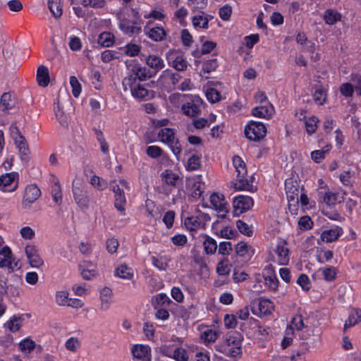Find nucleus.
<instances>
[{
    "label": "nucleus",
    "mask_w": 361,
    "mask_h": 361,
    "mask_svg": "<svg viewBox=\"0 0 361 361\" xmlns=\"http://www.w3.org/2000/svg\"><path fill=\"white\" fill-rule=\"evenodd\" d=\"M187 190L193 198L200 197L203 192V183L201 176H196L187 180Z\"/></svg>",
    "instance_id": "18"
},
{
    "label": "nucleus",
    "mask_w": 361,
    "mask_h": 361,
    "mask_svg": "<svg viewBox=\"0 0 361 361\" xmlns=\"http://www.w3.org/2000/svg\"><path fill=\"white\" fill-rule=\"evenodd\" d=\"M210 220V217L207 214L201 213L197 216H192L185 219L184 224L186 228L190 231H197L203 228L206 222Z\"/></svg>",
    "instance_id": "12"
},
{
    "label": "nucleus",
    "mask_w": 361,
    "mask_h": 361,
    "mask_svg": "<svg viewBox=\"0 0 361 361\" xmlns=\"http://www.w3.org/2000/svg\"><path fill=\"white\" fill-rule=\"evenodd\" d=\"M25 253L32 267L39 268L44 264V261L40 257L39 250L35 245H26L25 247Z\"/></svg>",
    "instance_id": "16"
},
{
    "label": "nucleus",
    "mask_w": 361,
    "mask_h": 361,
    "mask_svg": "<svg viewBox=\"0 0 361 361\" xmlns=\"http://www.w3.org/2000/svg\"><path fill=\"white\" fill-rule=\"evenodd\" d=\"M219 337V334L212 329H207L204 331L201 334V339L204 343H213Z\"/></svg>",
    "instance_id": "54"
},
{
    "label": "nucleus",
    "mask_w": 361,
    "mask_h": 361,
    "mask_svg": "<svg viewBox=\"0 0 361 361\" xmlns=\"http://www.w3.org/2000/svg\"><path fill=\"white\" fill-rule=\"evenodd\" d=\"M298 335L301 339L307 340L311 336L319 337L320 333L314 326L305 325Z\"/></svg>",
    "instance_id": "43"
},
{
    "label": "nucleus",
    "mask_w": 361,
    "mask_h": 361,
    "mask_svg": "<svg viewBox=\"0 0 361 361\" xmlns=\"http://www.w3.org/2000/svg\"><path fill=\"white\" fill-rule=\"evenodd\" d=\"M258 309L262 315L270 314L274 310V304L269 299L261 298L258 302Z\"/></svg>",
    "instance_id": "40"
},
{
    "label": "nucleus",
    "mask_w": 361,
    "mask_h": 361,
    "mask_svg": "<svg viewBox=\"0 0 361 361\" xmlns=\"http://www.w3.org/2000/svg\"><path fill=\"white\" fill-rule=\"evenodd\" d=\"M320 195L322 202L329 206L336 204L343 200V195H340L339 193L333 192L329 190L324 193L320 192Z\"/></svg>",
    "instance_id": "29"
},
{
    "label": "nucleus",
    "mask_w": 361,
    "mask_h": 361,
    "mask_svg": "<svg viewBox=\"0 0 361 361\" xmlns=\"http://www.w3.org/2000/svg\"><path fill=\"white\" fill-rule=\"evenodd\" d=\"M130 92L132 96L137 100L145 99L149 94L148 90L140 84L132 88Z\"/></svg>",
    "instance_id": "49"
},
{
    "label": "nucleus",
    "mask_w": 361,
    "mask_h": 361,
    "mask_svg": "<svg viewBox=\"0 0 361 361\" xmlns=\"http://www.w3.org/2000/svg\"><path fill=\"white\" fill-rule=\"evenodd\" d=\"M147 23V25L144 27L145 35L151 40L159 42L166 39L167 36V31L161 26H154L149 27Z\"/></svg>",
    "instance_id": "15"
},
{
    "label": "nucleus",
    "mask_w": 361,
    "mask_h": 361,
    "mask_svg": "<svg viewBox=\"0 0 361 361\" xmlns=\"http://www.w3.org/2000/svg\"><path fill=\"white\" fill-rule=\"evenodd\" d=\"M326 90L324 88L319 87L315 90L313 94V99L317 104L322 105L326 102Z\"/></svg>",
    "instance_id": "52"
},
{
    "label": "nucleus",
    "mask_w": 361,
    "mask_h": 361,
    "mask_svg": "<svg viewBox=\"0 0 361 361\" xmlns=\"http://www.w3.org/2000/svg\"><path fill=\"white\" fill-rule=\"evenodd\" d=\"M158 137L161 142L167 145L173 154L178 159L181 153V145L176 137L174 130L172 128H164L158 133Z\"/></svg>",
    "instance_id": "4"
},
{
    "label": "nucleus",
    "mask_w": 361,
    "mask_h": 361,
    "mask_svg": "<svg viewBox=\"0 0 361 361\" xmlns=\"http://www.w3.org/2000/svg\"><path fill=\"white\" fill-rule=\"evenodd\" d=\"M204 250L207 255H213L217 249L216 241L210 236L205 235L203 241Z\"/></svg>",
    "instance_id": "42"
},
{
    "label": "nucleus",
    "mask_w": 361,
    "mask_h": 361,
    "mask_svg": "<svg viewBox=\"0 0 361 361\" xmlns=\"http://www.w3.org/2000/svg\"><path fill=\"white\" fill-rule=\"evenodd\" d=\"M99 299L101 301V310H107L112 302V290L108 287L103 288L100 291Z\"/></svg>",
    "instance_id": "31"
},
{
    "label": "nucleus",
    "mask_w": 361,
    "mask_h": 361,
    "mask_svg": "<svg viewBox=\"0 0 361 361\" xmlns=\"http://www.w3.org/2000/svg\"><path fill=\"white\" fill-rule=\"evenodd\" d=\"M65 347L69 351L75 353L80 347V341L76 337H71L66 341Z\"/></svg>",
    "instance_id": "59"
},
{
    "label": "nucleus",
    "mask_w": 361,
    "mask_h": 361,
    "mask_svg": "<svg viewBox=\"0 0 361 361\" xmlns=\"http://www.w3.org/2000/svg\"><path fill=\"white\" fill-rule=\"evenodd\" d=\"M54 184L51 187V195L54 202L59 204L62 200V193L61 190V186L59 181L57 178L53 177Z\"/></svg>",
    "instance_id": "47"
},
{
    "label": "nucleus",
    "mask_w": 361,
    "mask_h": 361,
    "mask_svg": "<svg viewBox=\"0 0 361 361\" xmlns=\"http://www.w3.org/2000/svg\"><path fill=\"white\" fill-rule=\"evenodd\" d=\"M231 271V264L227 258L221 260L216 266V272L219 275L226 276Z\"/></svg>",
    "instance_id": "50"
},
{
    "label": "nucleus",
    "mask_w": 361,
    "mask_h": 361,
    "mask_svg": "<svg viewBox=\"0 0 361 361\" xmlns=\"http://www.w3.org/2000/svg\"><path fill=\"white\" fill-rule=\"evenodd\" d=\"M180 79V76L178 73H173L171 71L167 69L163 71L160 75L158 81L162 82L165 80L172 86H176Z\"/></svg>",
    "instance_id": "34"
},
{
    "label": "nucleus",
    "mask_w": 361,
    "mask_h": 361,
    "mask_svg": "<svg viewBox=\"0 0 361 361\" xmlns=\"http://www.w3.org/2000/svg\"><path fill=\"white\" fill-rule=\"evenodd\" d=\"M22 322V317L13 316L5 323L4 326L11 332H16L21 327Z\"/></svg>",
    "instance_id": "45"
},
{
    "label": "nucleus",
    "mask_w": 361,
    "mask_h": 361,
    "mask_svg": "<svg viewBox=\"0 0 361 361\" xmlns=\"http://www.w3.org/2000/svg\"><path fill=\"white\" fill-rule=\"evenodd\" d=\"M233 165L237 173L236 177H244L247 176L246 165L240 157L235 155L233 157Z\"/></svg>",
    "instance_id": "37"
},
{
    "label": "nucleus",
    "mask_w": 361,
    "mask_h": 361,
    "mask_svg": "<svg viewBox=\"0 0 361 361\" xmlns=\"http://www.w3.org/2000/svg\"><path fill=\"white\" fill-rule=\"evenodd\" d=\"M206 97L211 103H216L221 100L220 92L214 88H209L206 92Z\"/></svg>",
    "instance_id": "62"
},
{
    "label": "nucleus",
    "mask_w": 361,
    "mask_h": 361,
    "mask_svg": "<svg viewBox=\"0 0 361 361\" xmlns=\"http://www.w3.org/2000/svg\"><path fill=\"white\" fill-rule=\"evenodd\" d=\"M14 143L18 149L20 159L23 161H27L29 159L30 149L25 138L23 137L21 139L14 141Z\"/></svg>",
    "instance_id": "36"
},
{
    "label": "nucleus",
    "mask_w": 361,
    "mask_h": 361,
    "mask_svg": "<svg viewBox=\"0 0 361 361\" xmlns=\"http://www.w3.org/2000/svg\"><path fill=\"white\" fill-rule=\"evenodd\" d=\"M171 64L178 71H186L188 66V63L183 55H178L173 57Z\"/></svg>",
    "instance_id": "39"
},
{
    "label": "nucleus",
    "mask_w": 361,
    "mask_h": 361,
    "mask_svg": "<svg viewBox=\"0 0 361 361\" xmlns=\"http://www.w3.org/2000/svg\"><path fill=\"white\" fill-rule=\"evenodd\" d=\"M201 166L200 157L193 154L188 160L186 169L188 171H195Z\"/></svg>",
    "instance_id": "55"
},
{
    "label": "nucleus",
    "mask_w": 361,
    "mask_h": 361,
    "mask_svg": "<svg viewBox=\"0 0 361 361\" xmlns=\"http://www.w3.org/2000/svg\"><path fill=\"white\" fill-rule=\"evenodd\" d=\"M339 179L343 185L351 188L357 180L355 171L351 169L345 170L340 173Z\"/></svg>",
    "instance_id": "28"
},
{
    "label": "nucleus",
    "mask_w": 361,
    "mask_h": 361,
    "mask_svg": "<svg viewBox=\"0 0 361 361\" xmlns=\"http://www.w3.org/2000/svg\"><path fill=\"white\" fill-rule=\"evenodd\" d=\"M285 190L287 200L290 202L294 200L299 201V195L303 191V188H301L297 181L288 179L285 182Z\"/></svg>",
    "instance_id": "17"
},
{
    "label": "nucleus",
    "mask_w": 361,
    "mask_h": 361,
    "mask_svg": "<svg viewBox=\"0 0 361 361\" xmlns=\"http://www.w3.org/2000/svg\"><path fill=\"white\" fill-rule=\"evenodd\" d=\"M16 105L14 97L10 92L4 93L0 99V111L7 112Z\"/></svg>",
    "instance_id": "30"
},
{
    "label": "nucleus",
    "mask_w": 361,
    "mask_h": 361,
    "mask_svg": "<svg viewBox=\"0 0 361 361\" xmlns=\"http://www.w3.org/2000/svg\"><path fill=\"white\" fill-rule=\"evenodd\" d=\"M210 18V16L202 13L200 15L195 16L192 19V23L195 28L207 29L208 22Z\"/></svg>",
    "instance_id": "38"
},
{
    "label": "nucleus",
    "mask_w": 361,
    "mask_h": 361,
    "mask_svg": "<svg viewBox=\"0 0 361 361\" xmlns=\"http://www.w3.org/2000/svg\"><path fill=\"white\" fill-rule=\"evenodd\" d=\"M276 262L280 265H286L289 262V250L285 242L279 243L276 250Z\"/></svg>",
    "instance_id": "23"
},
{
    "label": "nucleus",
    "mask_w": 361,
    "mask_h": 361,
    "mask_svg": "<svg viewBox=\"0 0 361 361\" xmlns=\"http://www.w3.org/2000/svg\"><path fill=\"white\" fill-rule=\"evenodd\" d=\"M264 279V283L269 290L276 291L278 289L279 280L275 274H271L270 275L265 276Z\"/></svg>",
    "instance_id": "53"
},
{
    "label": "nucleus",
    "mask_w": 361,
    "mask_h": 361,
    "mask_svg": "<svg viewBox=\"0 0 361 361\" xmlns=\"http://www.w3.org/2000/svg\"><path fill=\"white\" fill-rule=\"evenodd\" d=\"M48 7L55 18L62 15L63 9L61 0H48Z\"/></svg>",
    "instance_id": "48"
},
{
    "label": "nucleus",
    "mask_w": 361,
    "mask_h": 361,
    "mask_svg": "<svg viewBox=\"0 0 361 361\" xmlns=\"http://www.w3.org/2000/svg\"><path fill=\"white\" fill-rule=\"evenodd\" d=\"M254 204L253 200L250 196L238 195L233 198V213L235 216L240 215L249 210Z\"/></svg>",
    "instance_id": "10"
},
{
    "label": "nucleus",
    "mask_w": 361,
    "mask_h": 361,
    "mask_svg": "<svg viewBox=\"0 0 361 361\" xmlns=\"http://www.w3.org/2000/svg\"><path fill=\"white\" fill-rule=\"evenodd\" d=\"M218 66V62L216 59H212L205 61L202 65V71L203 73H209L214 71Z\"/></svg>",
    "instance_id": "63"
},
{
    "label": "nucleus",
    "mask_w": 361,
    "mask_h": 361,
    "mask_svg": "<svg viewBox=\"0 0 361 361\" xmlns=\"http://www.w3.org/2000/svg\"><path fill=\"white\" fill-rule=\"evenodd\" d=\"M188 4L193 11H201L206 8L207 0H188Z\"/></svg>",
    "instance_id": "61"
},
{
    "label": "nucleus",
    "mask_w": 361,
    "mask_h": 361,
    "mask_svg": "<svg viewBox=\"0 0 361 361\" xmlns=\"http://www.w3.org/2000/svg\"><path fill=\"white\" fill-rule=\"evenodd\" d=\"M319 119L316 116H311L305 121V128L308 134L314 133L317 128Z\"/></svg>",
    "instance_id": "57"
},
{
    "label": "nucleus",
    "mask_w": 361,
    "mask_h": 361,
    "mask_svg": "<svg viewBox=\"0 0 361 361\" xmlns=\"http://www.w3.org/2000/svg\"><path fill=\"white\" fill-rule=\"evenodd\" d=\"M118 28L128 37H136L142 32L143 20L140 12L133 8H126L118 15Z\"/></svg>",
    "instance_id": "1"
},
{
    "label": "nucleus",
    "mask_w": 361,
    "mask_h": 361,
    "mask_svg": "<svg viewBox=\"0 0 361 361\" xmlns=\"http://www.w3.org/2000/svg\"><path fill=\"white\" fill-rule=\"evenodd\" d=\"M173 359L176 361H188V355L185 349L177 348L173 352Z\"/></svg>",
    "instance_id": "64"
},
{
    "label": "nucleus",
    "mask_w": 361,
    "mask_h": 361,
    "mask_svg": "<svg viewBox=\"0 0 361 361\" xmlns=\"http://www.w3.org/2000/svg\"><path fill=\"white\" fill-rule=\"evenodd\" d=\"M336 269L333 267H324L316 270L312 275L314 282H319L324 279L327 282H331L336 278Z\"/></svg>",
    "instance_id": "14"
},
{
    "label": "nucleus",
    "mask_w": 361,
    "mask_h": 361,
    "mask_svg": "<svg viewBox=\"0 0 361 361\" xmlns=\"http://www.w3.org/2000/svg\"><path fill=\"white\" fill-rule=\"evenodd\" d=\"M235 252L239 257L250 259L255 254V250L247 243L240 241L235 245Z\"/></svg>",
    "instance_id": "25"
},
{
    "label": "nucleus",
    "mask_w": 361,
    "mask_h": 361,
    "mask_svg": "<svg viewBox=\"0 0 361 361\" xmlns=\"http://www.w3.org/2000/svg\"><path fill=\"white\" fill-rule=\"evenodd\" d=\"M134 357L142 361H151V349L147 345L136 344L132 348Z\"/></svg>",
    "instance_id": "20"
},
{
    "label": "nucleus",
    "mask_w": 361,
    "mask_h": 361,
    "mask_svg": "<svg viewBox=\"0 0 361 361\" xmlns=\"http://www.w3.org/2000/svg\"><path fill=\"white\" fill-rule=\"evenodd\" d=\"M19 175L17 172H11L0 176V190L4 192H12L18 187Z\"/></svg>",
    "instance_id": "7"
},
{
    "label": "nucleus",
    "mask_w": 361,
    "mask_h": 361,
    "mask_svg": "<svg viewBox=\"0 0 361 361\" xmlns=\"http://www.w3.org/2000/svg\"><path fill=\"white\" fill-rule=\"evenodd\" d=\"M293 329L297 330L298 334L305 328V324L301 315L298 314L294 316L291 319V324H290Z\"/></svg>",
    "instance_id": "60"
},
{
    "label": "nucleus",
    "mask_w": 361,
    "mask_h": 361,
    "mask_svg": "<svg viewBox=\"0 0 361 361\" xmlns=\"http://www.w3.org/2000/svg\"><path fill=\"white\" fill-rule=\"evenodd\" d=\"M203 104L202 98L198 95H192L188 102L182 105L181 110L185 116L195 117L200 113Z\"/></svg>",
    "instance_id": "8"
},
{
    "label": "nucleus",
    "mask_w": 361,
    "mask_h": 361,
    "mask_svg": "<svg viewBox=\"0 0 361 361\" xmlns=\"http://www.w3.org/2000/svg\"><path fill=\"white\" fill-rule=\"evenodd\" d=\"M162 192L169 195L183 182V176L180 172L171 169H165L160 174Z\"/></svg>",
    "instance_id": "3"
},
{
    "label": "nucleus",
    "mask_w": 361,
    "mask_h": 361,
    "mask_svg": "<svg viewBox=\"0 0 361 361\" xmlns=\"http://www.w3.org/2000/svg\"><path fill=\"white\" fill-rule=\"evenodd\" d=\"M131 71L140 81H145L152 76L147 68L140 66H134Z\"/></svg>",
    "instance_id": "44"
},
{
    "label": "nucleus",
    "mask_w": 361,
    "mask_h": 361,
    "mask_svg": "<svg viewBox=\"0 0 361 361\" xmlns=\"http://www.w3.org/2000/svg\"><path fill=\"white\" fill-rule=\"evenodd\" d=\"M36 78L39 86L47 87L49 83V74L47 67L43 65L39 66L37 71Z\"/></svg>",
    "instance_id": "32"
},
{
    "label": "nucleus",
    "mask_w": 361,
    "mask_h": 361,
    "mask_svg": "<svg viewBox=\"0 0 361 361\" xmlns=\"http://www.w3.org/2000/svg\"><path fill=\"white\" fill-rule=\"evenodd\" d=\"M115 276L122 279L132 280L134 277V273L130 267L122 264L115 269Z\"/></svg>",
    "instance_id": "35"
},
{
    "label": "nucleus",
    "mask_w": 361,
    "mask_h": 361,
    "mask_svg": "<svg viewBox=\"0 0 361 361\" xmlns=\"http://www.w3.org/2000/svg\"><path fill=\"white\" fill-rule=\"evenodd\" d=\"M266 133V126L261 122L250 121L245 128V135L250 140L259 141Z\"/></svg>",
    "instance_id": "6"
},
{
    "label": "nucleus",
    "mask_w": 361,
    "mask_h": 361,
    "mask_svg": "<svg viewBox=\"0 0 361 361\" xmlns=\"http://www.w3.org/2000/svg\"><path fill=\"white\" fill-rule=\"evenodd\" d=\"M360 322H361V311L360 310H355L350 314L348 319L345 321L344 329H347L353 326Z\"/></svg>",
    "instance_id": "46"
},
{
    "label": "nucleus",
    "mask_w": 361,
    "mask_h": 361,
    "mask_svg": "<svg viewBox=\"0 0 361 361\" xmlns=\"http://www.w3.org/2000/svg\"><path fill=\"white\" fill-rule=\"evenodd\" d=\"M146 64L151 68L154 71V74L160 71L165 66L164 60L157 55H149L145 59Z\"/></svg>",
    "instance_id": "26"
},
{
    "label": "nucleus",
    "mask_w": 361,
    "mask_h": 361,
    "mask_svg": "<svg viewBox=\"0 0 361 361\" xmlns=\"http://www.w3.org/2000/svg\"><path fill=\"white\" fill-rule=\"evenodd\" d=\"M232 187L236 190H247L254 192L256 190V187L252 184V178L250 177L247 178L244 177H236L235 180L231 183Z\"/></svg>",
    "instance_id": "19"
},
{
    "label": "nucleus",
    "mask_w": 361,
    "mask_h": 361,
    "mask_svg": "<svg viewBox=\"0 0 361 361\" xmlns=\"http://www.w3.org/2000/svg\"><path fill=\"white\" fill-rule=\"evenodd\" d=\"M73 193L75 200L80 207L84 209L88 207L89 197L82 183L76 181L73 182Z\"/></svg>",
    "instance_id": "13"
},
{
    "label": "nucleus",
    "mask_w": 361,
    "mask_h": 361,
    "mask_svg": "<svg viewBox=\"0 0 361 361\" xmlns=\"http://www.w3.org/2000/svg\"><path fill=\"white\" fill-rule=\"evenodd\" d=\"M151 262L154 267L159 271H166L169 267L171 257L167 255H157L151 257Z\"/></svg>",
    "instance_id": "24"
},
{
    "label": "nucleus",
    "mask_w": 361,
    "mask_h": 361,
    "mask_svg": "<svg viewBox=\"0 0 361 361\" xmlns=\"http://www.w3.org/2000/svg\"><path fill=\"white\" fill-rule=\"evenodd\" d=\"M341 18L342 16L339 12L331 8L326 10L323 15L325 23L329 25H333L341 21Z\"/></svg>",
    "instance_id": "33"
},
{
    "label": "nucleus",
    "mask_w": 361,
    "mask_h": 361,
    "mask_svg": "<svg viewBox=\"0 0 361 361\" xmlns=\"http://www.w3.org/2000/svg\"><path fill=\"white\" fill-rule=\"evenodd\" d=\"M343 233V230L338 226L324 230L320 235L319 240L322 242L331 243L336 241Z\"/></svg>",
    "instance_id": "22"
},
{
    "label": "nucleus",
    "mask_w": 361,
    "mask_h": 361,
    "mask_svg": "<svg viewBox=\"0 0 361 361\" xmlns=\"http://www.w3.org/2000/svg\"><path fill=\"white\" fill-rule=\"evenodd\" d=\"M212 207L219 213L221 217H225L229 211V205L223 195L214 192L209 197Z\"/></svg>",
    "instance_id": "11"
},
{
    "label": "nucleus",
    "mask_w": 361,
    "mask_h": 361,
    "mask_svg": "<svg viewBox=\"0 0 361 361\" xmlns=\"http://www.w3.org/2000/svg\"><path fill=\"white\" fill-rule=\"evenodd\" d=\"M136 76L132 73L128 77H126L123 80V90L127 91L128 90H132V88L136 87L138 84H136Z\"/></svg>",
    "instance_id": "58"
},
{
    "label": "nucleus",
    "mask_w": 361,
    "mask_h": 361,
    "mask_svg": "<svg viewBox=\"0 0 361 361\" xmlns=\"http://www.w3.org/2000/svg\"><path fill=\"white\" fill-rule=\"evenodd\" d=\"M242 341L243 336L239 333L228 334L215 345V349L226 356L235 357L241 353Z\"/></svg>",
    "instance_id": "2"
},
{
    "label": "nucleus",
    "mask_w": 361,
    "mask_h": 361,
    "mask_svg": "<svg viewBox=\"0 0 361 361\" xmlns=\"http://www.w3.org/2000/svg\"><path fill=\"white\" fill-rule=\"evenodd\" d=\"M41 196V190L35 184H30L25 187L22 200V207L30 209L31 204L37 201Z\"/></svg>",
    "instance_id": "9"
},
{
    "label": "nucleus",
    "mask_w": 361,
    "mask_h": 361,
    "mask_svg": "<svg viewBox=\"0 0 361 361\" xmlns=\"http://www.w3.org/2000/svg\"><path fill=\"white\" fill-rule=\"evenodd\" d=\"M69 298V293L66 290H59L56 293L55 301L59 306H66Z\"/></svg>",
    "instance_id": "56"
},
{
    "label": "nucleus",
    "mask_w": 361,
    "mask_h": 361,
    "mask_svg": "<svg viewBox=\"0 0 361 361\" xmlns=\"http://www.w3.org/2000/svg\"><path fill=\"white\" fill-rule=\"evenodd\" d=\"M115 202L114 206L118 212L123 214L126 210V198L123 190L119 185L113 186Z\"/></svg>",
    "instance_id": "21"
},
{
    "label": "nucleus",
    "mask_w": 361,
    "mask_h": 361,
    "mask_svg": "<svg viewBox=\"0 0 361 361\" xmlns=\"http://www.w3.org/2000/svg\"><path fill=\"white\" fill-rule=\"evenodd\" d=\"M0 268H6L10 272L19 269V260L13 256L11 249L8 245L0 250Z\"/></svg>",
    "instance_id": "5"
},
{
    "label": "nucleus",
    "mask_w": 361,
    "mask_h": 361,
    "mask_svg": "<svg viewBox=\"0 0 361 361\" xmlns=\"http://www.w3.org/2000/svg\"><path fill=\"white\" fill-rule=\"evenodd\" d=\"M114 36L109 32H102L97 39V43L103 47H109L114 44Z\"/></svg>",
    "instance_id": "41"
},
{
    "label": "nucleus",
    "mask_w": 361,
    "mask_h": 361,
    "mask_svg": "<svg viewBox=\"0 0 361 361\" xmlns=\"http://www.w3.org/2000/svg\"><path fill=\"white\" fill-rule=\"evenodd\" d=\"M274 111L273 106L269 104L255 107L252 110V114L255 117L269 118L274 114Z\"/></svg>",
    "instance_id": "27"
},
{
    "label": "nucleus",
    "mask_w": 361,
    "mask_h": 361,
    "mask_svg": "<svg viewBox=\"0 0 361 361\" xmlns=\"http://www.w3.org/2000/svg\"><path fill=\"white\" fill-rule=\"evenodd\" d=\"M35 342L29 338L22 340L18 344L19 349L25 353H30L35 349Z\"/></svg>",
    "instance_id": "51"
}]
</instances>
